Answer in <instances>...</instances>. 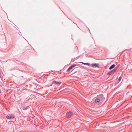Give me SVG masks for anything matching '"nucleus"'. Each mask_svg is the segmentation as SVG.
Returning a JSON list of instances; mask_svg holds the SVG:
<instances>
[{
  "label": "nucleus",
  "instance_id": "1",
  "mask_svg": "<svg viewBox=\"0 0 132 132\" xmlns=\"http://www.w3.org/2000/svg\"><path fill=\"white\" fill-rule=\"evenodd\" d=\"M97 98L100 100V101H102L105 100V98L104 97L103 95L102 94L97 96Z\"/></svg>",
  "mask_w": 132,
  "mask_h": 132
},
{
  "label": "nucleus",
  "instance_id": "2",
  "mask_svg": "<svg viewBox=\"0 0 132 132\" xmlns=\"http://www.w3.org/2000/svg\"><path fill=\"white\" fill-rule=\"evenodd\" d=\"M73 113L71 111L68 112L66 113V116L67 118H70L73 115Z\"/></svg>",
  "mask_w": 132,
  "mask_h": 132
},
{
  "label": "nucleus",
  "instance_id": "3",
  "mask_svg": "<svg viewBox=\"0 0 132 132\" xmlns=\"http://www.w3.org/2000/svg\"><path fill=\"white\" fill-rule=\"evenodd\" d=\"M92 67L94 68L96 67L99 68L100 67L99 64L98 63H92Z\"/></svg>",
  "mask_w": 132,
  "mask_h": 132
},
{
  "label": "nucleus",
  "instance_id": "4",
  "mask_svg": "<svg viewBox=\"0 0 132 132\" xmlns=\"http://www.w3.org/2000/svg\"><path fill=\"white\" fill-rule=\"evenodd\" d=\"M53 83H54L55 85H60L62 83V82L61 81L58 82L57 81L55 80H54L53 81V83L51 85H53Z\"/></svg>",
  "mask_w": 132,
  "mask_h": 132
},
{
  "label": "nucleus",
  "instance_id": "5",
  "mask_svg": "<svg viewBox=\"0 0 132 132\" xmlns=\"http://www.w3.org/2000/svg\"><path fill=\"white\" fill-rule=\"evenodd\" d=\"M6 117L7 119H11L14 118V117L12 116H9L7 115L6 116Z\"/></svg>",
  "mask_w": 132,
  "mask_h": 132
},
{
  "label": "nucleus",
  "instance_id": "6",
  "mask_svg": "<svg viewBox=\"0 0 132 132\" xmlns=\"http://www.w3.org/2000/svg\"><path fill=\"white\" fill-rule=\"evenodd\" d=\"M100 101V100L98 98H96L95 100V102L96 103H98Z\"/></svg>",
  "mask_w": 132,
  "mask_h": 132
},
{
  "label": "nucleus",
  "instance_id": "7",
  "mask_svg": "<svg viewBox=\"0 0 132 132\" xmlns=\"http://www.w3.org/2000/svg\"><path fill=\"white\" fill-rule=\"evenodd\" d=\"M115 66V64H113L110 66V67H109V70H111L113 69L114 67Z\"/></svg>",
  "mask_w": 132,
  "mask_h": 132
},
{
  "label": "nucleus",
  "instance_id": "8",
  "mask_svg": "<svg viewBox=\"0 0 132 132\" xmlns=\"http://www.w3.org/2000/svg\"><path fill=\"white\" fill-rule=\"evenodd\" d=\"M114 71H113V70H112L111 71L109 72L108 73L107 75H108L109 76L111 75V74H112L113 73H114Z\"/></svg>",
  "mask_w": 132,
  "mask_h": 132
},
{
  "label": "nucleus",
  "instance_id": "9",
  "mask_svg": "<svg viewBox=\"0 0 132 132\" xmlns=\"http://www.w3.org/2000/svg\"><path fill=\"white\" fill-rule=\"evenodd\" d=\"M80 63L84 64V65H87L88 66H89L90 65L88 63H84L82 62H81Z\"/></svg>",
  "mask_w": 132,
  "mask_h": 132
},
{
  "label": "nucleus",
  "instance_id": "10",
  "mask_svg": "<svg viewBox=\"0 0 132 132\" xmlns=\"http://www.w3.org/2000/svg\"><path fill=\"white\" fill-rule=\"evenodd\" d=\"M76 66V64H73L71 65L70 66V67L72 69V68H73V67H75Z\"/></svg>",
  "mask_w": 132,
  "mask_h": 132
},
{
  "label": "nucleus",
  "instance_id": "11",
  "mask_svg": "<svg viewBox=\"0 0 132 132\" xmlns=\"http://www.w3.org/2000/svg\"><path fill=\"white\" fill-rule=\"evenodd\" d=\"M122 78V76H120L119 78V79H118V80H119L120 81H121V79Z\"/></svg>",
  "mask_w": 132,
  "mask_h": 132
},
{
  "label": "nucleus",
  "instance_id": "12",
  "mask_svg": "<svg viewBox=\"0 0 132 132\" xmlns=\"http://www.w3.org/2000/svg\"><path fill=\"white\" fill-rule=\"evenodd\" d=\"M71 69H72L70 67L69 68H68V69H67V71L68 72Z\"/></svg>",
  "mask_w": 132,
  "mask_h": 132
},
{
  "label": "nucleus",
  "instance_id": "13",
  "mask_svg": "<svg viewBox=\"0 0 132 132\" xmlns=\"http://www.w3.org/2000/svg\"><path fill=\"white\" fill-rule=\"evenodd\" d=\"M119 66H120V65L118 64L115 67V68L117 69L119 67Z\"/></svg>",
  "mask_w": 132,
  "mask_h": 132
},
{
  "label": "nucleus",
  "instance_id": "14",
  "mask_svg": "<svg viewBox=\"0 0 132 132\" xmlns=\"http://www.w3.org/2000/svg\"><path fill=\"white\" fill-rule=\"evenodd\" d=\"M117 70V69L115 68L113 70V71H114V72H115Z\"/></svg>",
  "mask_w": 132,
  "mask_h": 132
},
{
  "label": "nucleus",
  "instance_id": "15",
  "mask_svg": "<svg viewBox=\"0 0 132 132\" xmlns=\"http://www.w3.org/2000/svg\"><path fill=\"white\" fill-rule=\"evenodd\" d=\"M23 109L24 110H27L26 107H23Z\"/></svg>",
  "mask_w": 132,
  "mask_h": 132
},
{
  "label": "nucleus",
  "instance_id": "16",
  "mask_svg": "<svg viewBox=\"0 0 132 132\" xmlns=\"http://www.w3.org/2000/svg\"><path fill=\"white\" fill-rule=\"evenodd\" d=\"M26 107L27 109H28L29 108H30V106H28L27 107Z\"/></svg>",
  "mask_w": 132,
  "mask_h": 132
}]
</instances>
